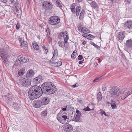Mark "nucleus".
Masks as SVG:
<instances>
[{
	"label": "nucleus",
	"mask_w": 132,
	"mask_h": 132,
	"mask_svg": "<svg viewBox=\"0 0 132 132\" xmlns=\"http://www.w3.org/2000/svg\"><path fill=\"white\" fill-rule=\"evenodd\" d=\"M125 30L130 32L132 31V20H128L125 22L124 24Z\"/></svg>",
	"instance_id": "6e6552de"
},
{
	"label": "nucleus",
	"mask_w": 132,
	"mask_h": 132,
	"mask_svg": "<svg viewBox=\"0 0 132 132\" xmlns=\"http://www.w3.org/2000/svg\"><path fill=\"white\" fill-rule=\"evenodd\" d=\"M25 70L24 68H22L19 70L18 72V75L21 76L23 75L25 73Z\"/></svg>",
	"instance_id": "5701e85b"
},
{
	"label": "nucleus",
	"mask_w": 132,
	"mask_h": 132,
	"mask_svg": "<svg viewBox=\"0 0 132 132\" xmlns=\"http://www.w3.org/2000/svg\"><path fill=\"white\" fill-rule=\"evenodd\" d=\"M72 126L69 124L66 125L64 127V130L66 132H71L73 131Z\"/></svg>",
	"instance_id": "f8f14e48"
},
{
	"label": "nucleus",
	"mask_w": 132,
	"mask_h": 132,
	"mask_svg": "<svg viewBox=\"0 0 132 132\" xmlns=\"http://www.w3.org/2000/svg\"><path fill=\"white\" fill-rule=\"evenodd\" d=\"M90 44L94 46L97 49H98L100 48L98 46L94 44L93 42H90Z\"/></svg>",
	"instance_id": "ea45409f"
},
{
	"label": "nucleus",
	"mask_w": 132,
	"mask_h": 132,
	"mask_svg": "<svg viewBox=\"0 0 132 132\" xmlns=\"http://www.w3.org/2000/svg\"><path fill=\"white\" fill-rule=\"evenodd\" d=\"M19 81V85L22 87L27 88L30 86V82L26 77L21 78Z\"/></svg>",
	"instance_id": "423d86ee"
},
{
	"label": "nucleus",
	"mask_w": 132,
	"mask_h": 132,
	"mask_svg": "<svg viewBox=\"0 0 132 132\" xmlns=\"http://www.w3.org/2000/svg\"><path fill=\"white\" fill-rule=\"evenodd\" d=\"M102 77L103 76H102L95 79L93 81V82L95 83L99 81L102 79Z\"/></svg>",
	"instance_id": "7c9ffc66"
},
{
	"label": "nucleus",
	"mask_w": 132,
	"mask_h": 132,
	"mask_svg": "<svg viewBox=\"0 0 132 132\" xmlns=\"http://www.w3.org/2000/svg\"><path fill=\"white\" fill-rule=\"evenodd\" d=\"M16 29L18 30L20 28V25L19 23H18L16 25Z\"/></svg>",
	"instance_id": "a18cd8bd"
},
{
	"label": "nucleus",
	"mask_w": 132,
	"mask_h": 132,
	"mask_svg": "<svg viewBox=\"0 0 132 132\" xmlns=\"http://www.w3.org/2000/svg\"><path fill=\"white\" fill-rule=\"evenodd\" d=\"M106 87L105 86H103L102 89V91H105V89H106Z\"/></svg>",
	"instance_id": "6e6d98bb"
},
{
	"label": "nucleus",
	"mask_w": 132,
	"mask_h": 132,
	"mask_svg": "<svg viewBox=\"0 0 132 132\" xmlns=\"http://www.w3.org/2000/svg\"><path fill=\"white\" fill-rule=\"evenodd\" d=\"M18 59H19L20 60V61H22V60H23V59H24V58L23 57H22V56H19L18 57Z\"/></svg>",
	"instance_id": "864d4df0"
},
{
	"label": "nucleus",
	"mask_w": 132,
	"mask_h": 132,
	"mask_svg": "<svg viewBox=\"0 0 132 132\" xmlns=\"http://www.w3.org/2000/svg\"><path fill=\"white\" fill-rule=\"evenodd\" d=\"M89 30L85 27L82 28L81 30L82 33L84 34H87L89 33Z\"/></svg>",
	"instance_id": "4be33fe9"
},
{
	"label": "nucleus",
	"mask_w": 132,
	"mask_h": 132,
	"mask_svg": "<svg viewBox=\"0 0 132 132\" xmlns=\"http://www.w3.org/2000/svg\"><path fill=\"white\" fill-rule=\"evenodd\" d=\"M26 59L24 57L23 60L21 62H22L23 63H25L26 62Z\"/></svg>",
	"instance_id": "13d9d810"
},
{
	"label": "nucleus",
	"mask_w": 132,
	"mask_h": 132,
	"mask_svg": "<svg viewBox=\"0 0 132 132\" xmlns=\"http://www.w3.org/2000/svg\"><path fill=\"white\" fill-rule=\"evenodd\" d=\"M125 37L124 33L123 32H120L118 34L117 38L119 40H122Z\"/></svg>",
	"instance_id": "f3484780"
},
{
	"label": "nucleus",
	"mask_w": 132,
	"mask_h": 132,
	"mask_svg": "<svg viewBox=\"0 0 132 132\" xmlns=\"http://www.w3.org/2000/svg\"><path fill=\"white\" fill-rule=\"evenodd\" d=\"M55 63L56 66L57 67H59L62 64V62L60 61L56 62Z\"/></svg>",
	"instance_id": "58836bf2"
},
{
	"label": "nucleus",
	"mask_w": 132,
	"mask_h": 132,
	"mask_svg": "<svg viewBox=\"0 0 132 132\" xmlns=\"http://www.w3.org/2000/svg\"><path fill=\"white\" fill-rule=\"evenodd\" d=\"M126 46L129 48H132V39L127 40L126 42Z\"/></svg>",
	"instance_id": "a211bd4d"
},
{
	"label": "nucleus",
	"mask_w": 132,
	"mask_h": 132,
	"mask_svg": "<svg viewBox=\"0 0 132 132\" xmlns=\"http://www.w3.org/2000/svg\"><path fill=\"white\" fill-rule=\"evenodd\" d=\"M82 36L84 37H85L87 38L88 39L90 40L92 39V37H93V38L94 37V36L92 35L91 34L89 35H86V34H83Z\"/></svg>",
	"instance_id": "a878e982"
},
{
	"label": "nucleus",
	"mask_w": 132,
	"mask_h": 132,
	"mask_svg": "<svg viewBox=\"0 0 132 132\" xmlns=\"http://www.w3.org/2000/svg\"><path fill=\"white\" fill-rule=\"evenodd\" d=\"M66 32V34H65V33L64 34L62 33V34L63 35L64 37V43H67L68 40V35L67 34V32Z\"/></svg>",
	"instance_id": "bb28decb"
},
{
	"label": "nucleus",
	"mask_w": 132,
	"mask_h": 132,
	"mask_svg": "<svg viewBox=\"0 0 132 132\" xmlns=\"http://www.w3.org/2000/svg\"><path fill=\"white\" fill-rule=\"evenodd\" d=\"M24 37L23 36L19 37V40L20 44L21 43H23V42H24L25 41L24 40Z\"/></svg>",
	"instance_id": "72a5a7b5"
},
{
	"label": "nucleus",
	"mask_w": 132,
	"mask_h": 132,
	"mask_svg": "<svg viewBox=\"0 0 132 132\" xmlns=\"http://www.w3.org/2000/svg\"><path fill=\"white\" fill-rule=\"evenodd\" d=\"M102 98V96L101 93L100 92L97 94V99L98 101H101Z\"/></svg>",
	"instance_id": "c756f323"
},
{
	"label": "nucleus",
	"mask_w": 132,
	"mask_h": 132,
	"mask_svg": "<svg viewBox=\"0 0 132 132\" xmlns=\"http://www.w3.org/2000/svg\"><path fill=\"white\" fill-rule=\"evenodd\" d=\"M90 4L92 8L96 9L98 8V4L94 1H93V2Z\"/></svg>",
	"instance_id": "aec40b11"
},
{
	"label": "nucleus",
	"mask_w": 132,
	"mask_h": 132,
	"mask_svg": "<svg viewBox=\"0 0 132 132\" xmlns=\"http://www.w3.org/2000/svg\"><path fill=\"white\" fill-rule=\"evenodd\" d=\"M9 2H11V3H12L15 2L14 0H9Z\"/></svg>",
	"instance_id": "e2e57ef3"
},
{
	"label": "nucleus",
	"mask_w": 132,
	"mask_h": 132,
	"mask_svg": "<svg viewBox=\"0 0 132 132\" xmlns=\"http://www.w3.org/2000/svg\"><path fill=\"white\" fill-rule=\"evenodd\" d=\"M13 11L16 16L20 18L22 14L20 5L18 2H16L14 4L13 7Z\"/></svg>",
	"instance_id": "7ed1b4c3"
},
{
	"label": "nucleus",
	"mask_w": 132,
	"mask_h": 132,
	"mask_svg": "<svg viewBox=\"0 0 132 132\" xmlns=\"http://www.w3.org/2000/svg\"><path fill=\"white\" fill-rule=\"evenodd\" d=\"M120 90L118 87H113L109 91L110 96L112 98H116L120 94Z\"/></svg>",
	"instance_id": "20e7f679"
},
{
	"label": "nucleus",
	"mask_w": 132,
	"mask_h": 132,
	"mask_svg": "<svg viewBox=\"0 0 132 132\" xmlns=\"http://www.w3.org/2000/svg\"><path fill=\"white\" fill-rule=\"evenodd\" d=\"M80 116L76 115L75 119V121L76 122L79 121L80 120Z\"/></svg>",
	"instance_id": "4c0bfd02"
},
{
	"label": "nucleus",
	"mask_w": 132,
	"mask_h": 132,
	"mask_svg": "<svg viewBox=\"0 0 132 132\" xmlns=\"http://www.w3.org/2000/svg\"><path fill=\"white\" fill-rule=\"evenodd\" d=\"M42 48L44 52L46 53H47L48 52V50L46 47L44 46H43L42 47Z\"/></svg>",
	"instance_id": "79ce46f5"
},
{
	"label": "nucleus",
	"mask_w": 132,
	"mask_h": 132,
	"mask_svg": "<svg viewBox=\"0 0 132 132\" xmlns=\"http://www.w3.org/2000/svg\"><path fill=\"white\" fill-rule=\"evenodd\" d=\"M1 2L4 3H5L6 2V0H1Z\"/></svg>",
	"instance_id": "338daca9"
},
{
	"label": "nucleus",
	"mask_w": 132,
	"mask_h": 132,
	"mask_svg": "<svg viewBox=\"0 0 132 132\" xmlns=\"http://www.w3.org/2000/svg\"><path fill=\"white\" fill-rule=\"evenodd\" d=\"M87 1L88 3L90 4H91L93 1H92V0H87Z\"/></svg>",
	"instance_id": "4d7b16f0"
},
{
	"label": "nucleus",
	"mask_w": 132,
	"mask_h": 132,
	"mask_svg": "<svg viewBox=\"0 0 132 132\" xmlns=\"http://www.w3.org/2000/svg\"><path fill=\"white\" fill-rule=\"evenodd\" d=\"M76 113H77L76 115L80 116L81 115V113L80 111L78 110H77L76 111Z\"/></svg>",
	"instance_id": "3c124183"
},
{
	"label": "nucleus",
	"mask_w": 132,
	"mask_h": 132,
	"mask_svg": "<svg viewBox=\"0 0 132 132\" xmlns=\"http://www.w3.org/2000/svg\"><path fill=\"white\" fill-rule=\"evenodd\" d=\"M84 110L85 111H90L91 110L89 108V107H87L86 108H85Z\"/></svg>",
	"instance_id": "8fccbe9b"
},
{
	"label": "nucleus",
	"mask_w": 132,
	"mask_h": 132,
	"mask_svg": "<svg viewBox=\"0 0 132 132\" xmlns=\"http://www.w3.org/2000/svg\"><path fill=\"white\" fill-rule=\"evenodd\" d=\"M47 113V110H45L41 113V116H46Z\"/></svg>",
	"instance_id": "2f4dec72"
},
{
	"label": "nucleus",
	"mask_w": 132,
	"mask_h": 132,
	"mask_svg": "<svg viewBox=\"0 0 132 132\" xmlns=\"http://www.w3.org/2000/svg\"><path fill=\"white\" fill-rule=\"evenodd\" d=\"M34 74V72L32 70H29L26 73V77L27 78H29L33 77Z\"/></svg>",
	"instance_id": "dca6fc26"
},
{
	"label": "nucleus",
	"mask_w": 132,
	"mask_h": 132,
	"mask_svg": "<svg viewBox=\"0 0 132 132\" xmlns=\"http://www.w3.org/2000/svg\"><path fill=\"white\" fill-rule=\"evenodd\" d=\"M50 31H51L50 29L49 28H47L46 30V31L47 33V36L48 35H49L50 34Z\"/></svg>",
	"instance_id": "37998d69"
},
{
	"label": "nucleus",
	"mask_w": 132,
	"mask_h": 132,
	"mask_svg": "<svg viewBox=\"0 0 132 132\" xmlns=\"http://www.w3.org/2000/svg\"><path fill=\"white\" fill-rule=\"evenodd\" d=\"M32 46L33 48L35 50H38L39 49V46L36 43H35L33 44Z\"/></svg>",
	"instance_id": "cd10ccee"
},
{
	"label": "nucleus",
	"mask_w": 132,
	"mask_h": 132,
	"mask_svg": "<svg viewBox=\"0 0 132 132\" xmlns=\"http://www.w3.org/2000/svg\"><path fill=\"white\" fill-rule=\"evenodd\" d=\"M49 101V98L47 97H43L41 100L42 104L44 105H46L48 104Z\"/></svg>",
	"instance_id": "2eb2a0df"
},
{
	"label": "nucleus",
	"mask_w": 132,
	"mask_h": 132,
	"mask_svg": "<svg viewBox=\"0 0 132 132\" xmlns=\"http://www.w3.org/2000/svg\"><path fill=\"white\" fill-rule=\"evenodd\" d=\"M21 46L25 50H28V44L27 42L26 41H24L23 43H21Z\"/></svg>",
	"instance_id": "6ab92c4d"
},
{
	"label": "nucleus",
	"mask_w": 132,
	"mask_h": 132,
	"mask_svg": "<svg viewBox=\"0 0 132 132\" xmlns=\"http://www.w3.org/2000/svg\"><path fill=\"white\" fill-rule=\"evenodd\" d=\"M111 106L113 109H115L117 108V106L114 102L111 103Z\"/></svg>",
	"instance_id": "f704fd0d"
},
{
	"label": "nucleus",
	"mask_w": 132,
	"mask_h": 132,
	"mask_svg": "<svg viewBox=\"0 0 132 132\" xmlns=\"http://www.w3.org/2000/svg\"><path fill=\"white\" fill-rule=\"evenodd\" d=\"M100 111L101 112H100L99 113L101 114L102 116L103 114H104L106 116L108 117L109 116L108 115L106 114L105 112L102 110L100 109Z\"/></svg>",
	"instance_id": "473e14b6"
},
{
	"label": "nucleus",
	"mask_w": 132,
	"mask_h": 132,
	"mask_svg": "<svg viewBox=\"0 0 132 132\" xmlns=\"http://www.w3.org/2000/svg\"><path fill=\"white\" fill-rule=\"evenodd\" d=\"M62 111H61L57 115V118L58 121L61 123H63L65 122L67 119H68L67 116L65 115H62L61 114Z\"/></svg>",
	"instance_id": "9d476101"
},
{
	"label": "nucleus",
	"mask_w": 132,
	"mask_h": 132,
	"mask_svg": "<svg viewBox=\"0 0 132 132\" xmlns=\"http://www.w3.org/2000/svg\"><path fill=\"white\" fill-rule=\"evenodd\" d=\"M64 107H65V108H63L62 109L61 113H62V112L63 111H65L67 110L66 108H68V106H64Z\"/></svg>",
	"instance_id": "de8ad7c7"
},
{
	"label": "nucleus",
	"mask_w": 132,
	"mask_h": 132,
	"mask_svg": "<svg viewBox=\"0 0 132 132\" xmlns=\"http://www.w3.org/2000/svg\"><path fill=\"white\" fill-rule=\"evenodd\" d=\"M82 28V27L81 25V24H80L77 27V28L79 31L81 32Z\"/></svg>",
	"instance_id": "c9c22d12"
},
{
	"label": "nucleus",
	"mask_w": 132,
	"mask_h": 132,
	"mask_svg": "<svg viewBox=\"0 0 132 132\" xmlns=\"http://www.w3.org/2000/svg\"><path fill=\"white\" fill-rule=\"evenodd\" d=\"M75 6L76 4L75 3H73L72 4L70 7L71 11L74 14L75 13Z\"/></svg>",
	"instance_id": "b1692460"
},
{
	"label": "nucleus",
	"mask_w": 132,
	"mask_h": 132,
	"mask_svg": "<svg viewBox=\"0 0 132 132\" xmlns=\"http://www.w3.org/2000/svg\"><path fill=\"white\" fill-rule=\"evenodd\" d=\"M0 55L5 65L6 66L8 65L9 62L8 59L7 57L8 56V54H6L5 53L2 51L0 52Z\"/></svg>",
	"instance_id": "9b49d317"
},
{
	"label": "nucleus",
	"mask_w": 132,
	"mask_h": 132,
	"mask_svg": "<svg viewBox=\"0 0 132 132\" xmlns=\"http://www.w3.org/2000/svg\"><path fill=\"white\" fill-rule=\"evenodd\" d=\"M57 4H58V5L61 8V7H62V5H61V4L60 3V2L58 3H57Z\"/></svg>",
	"instance_id": "052dcab7"
},
{
	"label": "nucleus",
	"mask_w": 132,
	"mask_h": 132,
	"mask_svg": "<svg viewBox=\"0 0 132 132\" xmlns=\"http://www.w3.org/2000/svg\"><path fill=\"white\" fill-rule=\"evenodd\" d=\"M86 43V42L85 41H83L82 43V44L83 45H85Z\"/></svg>",
	"instance_id": "774afa93"
},
{
	"label": "nucleus",
	"mask_w": 132,
	"mask_h": 132,
	"mask_svg": "<svg viewBox=\"0 0 132 132\" xmlns=\"http://www.w3.org/2000/svg\"><path fill=\"white\" fill-rule=\"evenodd\" d=\"M85 14V12L84 10H82L80 14L79 19L80 20H82L84 18V16Z\"/></svg>",
	"instance_id": "393cba45"
},
{
	"label": "nucleus",
	"mask_w": 132,
	"mask_h": 132,
	"mask_svg": "<svg viewBox=\"0 0 132 132\" xmlns=\"http://www.w3.org/2000/svg\"><path fill=\"white\" fill-rule=\"evenodd\" d=\"M49 19L48 23L52 25H55L58 24L60 21L59 18L57 16H52L49 18Z\"/></svg>",
	"instance_id": "0eeeda50"
},
{
	"label": "nucleus",
	"mask_w": 132,
	"mask_h": 132,
	"mask_svg": "<svg viewBox=\"0 0 132 132\" xmlns=\"http://www.w3.org/2000/svg\"><path fill=\"white\" fill-rule=\"evenodd\" d=\"M83 56L82 55H79L78 57V59L79 60H80L82 59Z\"/></svg>",
	"instance_id": "09e8293b"
},
{
	"label": "nucleus",
	"mask_w": 132,
	"mask_h": 132,
	"mask_svg": "<svg viewBox=\"0 0 132 132\" xmlns=\"http://www.w3.org/2000/svg\"><path fill=\"white\" fill-rule=\"evenodd\" d=\"M75 51H74L72 53L71 55V57L72 58H73V59H74L75 58V57L76 55V53L75 52Z\"/></svg>",
	"instance_id": "a19ab883"
},
{
	"label": "nucleus",
	"mask_w": 132,
	"mask_h": 132,
	"mask_svg": "<svg viewBox=\"0 0 132 132\" xmlns=\"http://www.w3.org/2000/svg\"><path fill=\"white\" fill-rule=\"evenodd\" d=\"M42 76L39 75L38 76L36 77L33 80V81L37 85L38 83L42 81Z\"/></svg>",
	"instance_id": "4468645a"
},
{
	"label": "nucleus",
	"mask_w": 132,
	"mask_h": 132,
	"mask_svg": "<svg viewBox=\"0 0 132 132\" xmlns=\"http://www.w3.org/2000/svg\"><path fill=\"white\" fill-rule=\"evenodd\" d=\"M21 61H20V60H19V59H16V62L14 64V66H19L21 64Z\"/></svg>",
	"instance_id": "c85d7f7f"
},
{
	"label": "nucleus",
	"mask_w": 132,
	"mask_h": 132,
	"mask_svg": "<svg viewBox=\"0 0 132 132\" xmlns=\"http://www.w3.org/2000/svg\"><path fill=\"white\" fill-rule=\"evenodd\" d=\"M131 93L132 91L129 89H123L120 90L119 96L122 100H124Z\"/></svg>",
	"instance_id": "39448f33"
},
{
	"label": "nucleus",
	"mask_w": 132,
	"mask_h": 132,
	"mask_svg": "<svg viewBox=\"0 0 132 132\" xmlns=\"http://www.w3.org/2000/svg\"><path fill=\"white\" fill-rule=\"evenodd\" d=\"M126 3L128 4H130L131 2V0H125Z\"/></svg>",
	"instance_id": "49530a36"
},
{
	"label": "nucleus",
	"mask_w": 132,
	"mask_h": 132,
	"mask_svg": "<svg viewBox=\"0 0 132 132\" xmlns=\"http://www.w3.org/2000/svg\"><path fill=\"white\" fill-rule=\"evenodd\" d=\"M68 110H70L71 111H72L74 109V108L72 107H71L70 105H69L68 106Z\"/></svg>",
	"instance_id": "c03bdc74"
},
{
	"label": "nucleus",
	"mask_w": 132,
	"mask_h": 132,
	"mask_svg": "<svg viewBox=\"0 0 132 132\" xmlns=\"http://www.w3.org/2000/svg\"><path fill=\"white\" fill-rule=\"evenodd\" d=\"M41 101L36 100L34 101L33 103V106L36 108H38L40 107L42 104Z\"/></svg>",
	"instance_id": "ddd939ff"
},
{
	"label": "nucleus",
	"mask_w": 132,
	"mask_h": 132,
	"mask_svg": "<svg viewBox=\"0 0 132 132\" xmlns=\"http://www.w3.org/2000/svg\"><path fill=\"white\" fill-rule=\"evenodd\" d=\"M42 7L46 10H50L53 7V4L51 2L49 1H45L43 2Z\"/></svg>",
	"instance_id": "1a4fd4ad"
},
{
	"label": "nucleus",
	"mask_w": 132,
	"mask_h": 132,
	"mask_svg": "<svg viewBox=\"0 0 132 132\" xmlns=\"http://www.w3.org/2000/svg\"><path fill=\"white\" fill-rule=\"evenodd\" d=\"M81 9V7L80 6H78L76 7V9L75 13H76L77 16H79Z\"/></svg>",
	"instance_id": "412c9836"
},
{
	"label": "nucleus",
	"mask_w": 132,
	"mask_h": 132,
	"mask_svg": "<svg viewBox=\"0 0 132 132\" xmlns=\"http://www.w3.org/2000/svg\"><path fill=\"white\" fill-rule=\"evenodd\" d=\"M64 47L66 48H68V43L67 42L65 43H64Z\"/></svg>",
	"instance_id": "bf43d9fd"
},
{
	"label": "nucleus",
	"mask_w": 132,
	"mask_h": 132,
	"mask_svg": "<svg viewBox=\"0 0 132 132\" xmlns=\"http://www.w3.org/2000/svg\"><path fill=\"white\" fill-rule=\"evenodd\" d=\"M26 2L27 4H28L29 3V2L30 1V0H26Z\"/></svg>",
	"instance_id": "69168bd1"
},
{
	"label": "nucleus",
	"mask_w": 132,
	"mask_h": 132,
	"mask_svg": "<svg viewBox=\"0 0 132 132\" xmlns=\"http://www.w3.org/2000/svg\"><path fill=\"white\" fill-rule=\"evenodd\" d=\"M41 88L35 85L31 87L28 93V96L32 100L36 98L41 96L43 94Z\"/></svg>",
	"instance_id": "f03ea898"
},
{
	"label": "nucleus",
	"mask_w": 132,
	"mask_h": 132,
	"mask_svg": "<svg viewBox=\"0 0 132 132\" xmlns=\"http://www.w3.org/2000/svg\"><path fill=\"white\" fill-rule=\"evenodd\" d=\"M115 0H111L110 1L111 4H113L115 2Z\"/></svg>",
	"instance_id": "680f3d73"
},
{
	"label": "nucleus",
	"mask_w": 132,
	"mask_h": 132,
	"mask_svg": "<svg viewBox=\"0 0 132 132\" xmlns=\"http://www.w3.org/2000/svg\"><path fill=\"white\" fill-rule=\"evenodd\" d=\"M83 61H84L83 60L79 61V64H81L83 62Z\"/></svg>",
	"instance_id": "0e129e2a"
},
{
	"label": "nucleus",
	"mask_w": 132,
	"mask_h": 132,
	"mask_svg": "<svg viewBox=\"0 0 132 132\" xmlns=\"http://www.w3.org/2000/svg\"><path fill=\"white\" fill-rule=\"evenodd\" d=\"M59 46L61 47L62 48L64 44V42L62 41H60L58 42Z\"/></svg>",
	"instance_id": "e433bc0d"
},
{
	"label": "nucleus",
	"mask_w": 132,
	"mask_h": 132,
	"mask_svg": "<svg viewBox=\"0 0 132 132\" xmlns=\"http://www.w3.org/2000/svg\"><path fill=\"white\" fill-rule=\"evenodd\" d=\"M78 85V84L76 83L75 84L72 86V87L75 88L76 87H77Z\"/></svg>",
	"instance_id": "5fc2aeb1"
},
{
	"label": "nucleus",
	"mask_w": 132,
	"mask_h": 132,
	"mask_svg": "<svg viewBox=\"0 0 132 132\" xmlns=\"http://www.w3.org/2000/svg\"><path fill=\"white\" fill-rule=\"evenodd\" d=\"M54 54H53V57H52V58L50 60L52 64L55 63L54 62H53V60L54 59Z\"/></svg>",
	"instance_id": "603ef678"
},
{
	"label": "nucleus",
	"mask_w": 132,
	"mask_h": 132,
	"mask_svg": "<svg viewBox=\"0 0 132 132\" xmlns=\"http://www.w3.org/2000/svg\"><path fill=\"white\" fill-rule=\"evenodd\" d=\"M43 93L50 95L54 93L56 90V88L55 85L50 82H46L43 83L41 87Z\"/></svg>",
	"instance_id": "f257e3e1"
}]
</instances>
